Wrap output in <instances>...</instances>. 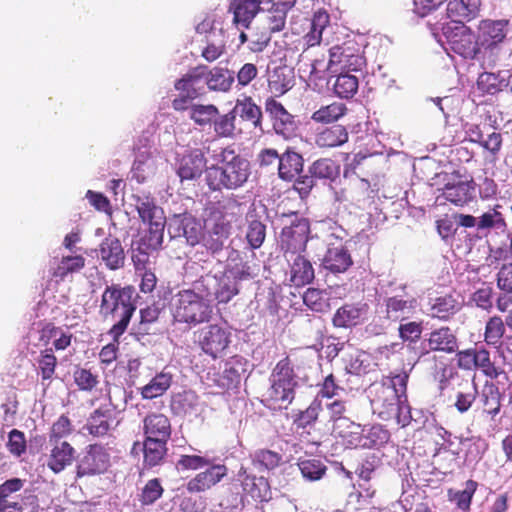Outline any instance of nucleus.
<instances>
[{
    "mask_svg": "<svg viewBox=\"0 0 512 512\" xmlns=\"http://www.w3.org/2000/svg\"><path fill=\"white\" fill-rule=\"evenodd\" d=\"M477 488L478 483L475 480L469 479L465 482L463 490L449 488L447 491L448 500L454 502L458 509L468 512L471 509L472 499Z\"/></svg>",
    "mask_w": 512,
    "mask_h": 512,
    "instance_id": "obj_45",
    "label": "nucleus"
},
{
    "mask_svg": "<svg viewBox=\"0 0 512 512\" xmlns=\"http://www.w3.org/2000/svg\"><path fill=\"white\" fill-rule=\"evenodd\" d=\"M289 356L277 362L270 375V387L265 393V402L269 407L287 408L295 398L298 386Z\"/></svg>",
    "mask_w": 512,
    "mask_h": 512,
    "instance_id": "obj_4",
    "label": "nucleus"
},
{
    "mask_svg": "<svg viewBox=\"0 0 512 512\" xmlns=\"http://www.w3.org/2000/svg\"><path fill=\"white\" fill-rule=\"evenodd\" d=\"M295 4L296 0H271L265 17L270 32H279L284 29L287 14Z\"/></svg>",
    "mask_w": 512,
    "mask_h": 512,
    "instance_id": "obj_35",
    "label": "nucleus"
},
{
    "mask_svg": "<svg viewBox=\"0 0 512 512\" xmlns=\"http://www.w3.org/2000/svg\"><path fill=\"white\" fill-rule=\"evenodd\" d=\"M508 222L502 212V205L496 204L479 216L477 232L485 237L508 233Z\"/></svg>",
    "mask_w": 512,
    "mask_h": 512,
    "instance_id": "obj_21",
    "label": "nucleus"
},
{
    "mask_svg": "<svg viewBox=\"0 0 512 512\" xmlns=\"http://www.w3.org/2000/svg\"><path fill=\"white\" fill-rule=\"evenodd\" d=\"M463 308V303L454 293H445L430 298L428 302V316L440 321H450Z\"/></svg>",
    "mask_w": 512,
    "mask_h": 512,
    "instance_id": "obj_19",
    "label": "nucleus"
},
{
    "mask_svg": "<svg viewBox=\"0 0 512 512\" xmlns=\"http://www.w3.org/2000/svg\"><path fill=\"white\" fill-rule=\"evenodd\" d=\"M231 223L221 215L202 235V244L211 254H217L223 250L226 240L231 233Z\"/></svg>",
    "mask_w": 512,
    "mask_h": 512,
    "instance_id": "obj_22",
    "label": "nucleus"
},
{
    "mask_svg": "<svg viewBox=\"0 0 512 512\" xmlns=\"http://www.w3.org/2000/svg\"><path fill=\"white\" fill-rule=\"evenodd\" d=\"M322 411L321 402L317 399L313 400L305 410H299L292 416V424L296 431L301 433L308 432L317 422L320 412Z\"/></svg>",
    "mask_w": 512,
    "mask_h": 512,
    "instance_id": "obj_40",
    "label": "nucleus"
},
{
    "mask_svg": "<svg viewBox=\"0 0 512 512\" xmlns=\"http://www.w3.org/2000/svg\"><path fill=\"white\" fill-rule=\"evenodd\" d=\"M365 66V57L356 53L353 48L336 45L329 50L327 68L331 73L358 72Z\"/></svg>",
    "mask_w": 512,
    "mask_h": 512,
    "instance_id": "obj_13",
    "label": "nucleus"
},
{
    "mask_svg": "<svg viewBox=\"0 0 512 512\" xmlns=\"http://www.w3.org/2000/svg\"><path fill=\"white\" fill-rule=\"evenodd\" d=\"M481 9V0H450L447 4V15L455 22L475 19Z\"/></svg>",
    "mask_w": 512,
    "mask_h": 512,
    "instance_id": "obj_37",
    "label": "nucleus"
},
{
    "mask_svg": "<svg viewBox=\"0 0 512 512\" xmlns=\"http://www.w3.org/2000/svg\"><path fill=\"white\" fill-rule=\"evenodd\" d=\"M73 432V425L67 415H61L53 424L49 433V441H63L62 439Z\"/></svg>",
    "mask_w": 512,
    "mask_h": 512,
    "instance_id": "obj_64",
    "label": "nucleus"
},
{
    "mask_svg": "<svg viewBox=\"0 0 512 512\" xmlns=\"http://www.w3.org/2000/svg\"><path fill=\"white\" fill-rule=\"evenodd\" d=\"M236 112L231 110L226 114H218L213 121L214 132L222 138H231L235 132Z\"/></svg>",
    "mask_w": 512,
    "mask_h": 512,
    "instance_id": "obj_61",
    "label": "nucleus"
},
{
    "mask_svg": "<svg viewBox=\"0 0 512 512\" xmlns=\"http://www.w3.org/2000/svg\"><path fill=\"white\" fill-rule=\"evenodd\" d=\"M281 225L279 245L285 258L305 252L310 236L309 220L297 213L283 214Z\"/></svg>",
    "mask_w": 512,
    "mask_h": 512,
    "instance_id": "obj_6",
    "label": "nucleus"
},
{
    "mask_svg": "<svg viewBox=\"0 0 512 512\" xmlns=\"http://www.w3.org/2000/svg\"><path fill=\"white\" fill-rule=\"evenodd\" d=\"M99 257L109 270H118L124 266L125 252L120 240L109 235L99 245Z\"/></svg>",
    "mask_w": 512,
    "mask_h": 512,
    "instance_id": "obj_27",
    "label": "nucleus"
},
{
    "mask_svg": "<svg viewBox=\"0 0 512 512\" xmlns=\"http://www.w3.org/2000/svg\"><path fill=\"white\" fill-rule=\"evenodd\" d=\"M144 439H161L169 441L172 434L170 419L160 412H150L143 419Z\"/></svg>",
    "mask_w": 512,
    "mask_h": 512,
    "instance_id": "obj_25",
    "label": "nucleus"
},
{
    "mask_svg": "<svg viewBox=\"0 0 512 512\" xmlns=\"http://www.w3.org/2000/svg\"><path fill=\"white\" fill-rule=\"evenodd\" d=\"M208 168L205 152L200 148H192L178 158L176 173L182 182L193 181L206 173Z\"/></svg>",
    "mask_w": 512,
    "mask_h": 512,
    "instance_id": "obj_15",
    "label": "nucleus"
},
{
    "mask_svg": "<svg viewBox=\"0 0 512 512\" xmlns=\"http://www.w3.org/2000/svg\"><path fill=\"white\" fill-rule=\"evenodd\" d=\"M206 470L197 473L186 484L189 493L205 492L217 485L227 476L228 468L224 464H210Z\"/></svg>",
    "mask_w": 512,
    "mask_h": 512,
    "instance_id": "obj_20",
    "label": "nucleus"
},
{
    "mask_svg": "<svg viewBox=\"0 0 512 512\" xmlns=\"http://www.w3.org/2000/svg\"><path fill=\"white\" fill-rule=\"evenodd\" d=\"M49 444L52 448L47 460V466L54 473H60L73 463L76 450L67 441H49Z\"/></svg>",
    "mask_w": 512,
    "mask_h": 512,
    "instance_id": "obj_28",
    "label": "nucleus"
},
{
    "mask_svg": "<svg viewBox=\"0 0 512 512\" xmlns=\"http://www.w3.org/2000/svg\"><path fill=\"white\" fill-rule=\"evenodd\" d=\"M451 49L464 58L475 59L481 52V45L474 39L471 31L465 27L459 33H455L450 39Z\"/></svg>",
    "mask_w": 512,
    "mask_h": 512,
    "instance_id": "obj_36",
    "label": "nucleus"
},
{
    "mask_svg": "<svg viewBox=\"0 0 512 512\" xmlns=\"http://www.w3.org/2000/svg\"><path fill=\"white\" fill-rule=\"evenodd\" d=\"M134 288L132 286L121 287L118 284L108 285L102 293L99 305V315L103 320L120 319L109 330L108 335L112 339L121 337L128 328L130 320L136 310L133 301Z\"/></svg>",
    "mask_w": 512,
    "mask_h": 512,
    "instance_id": "obj_3",
    "label": "nucleus"
},
{
    "mask_svg": "<svg viewBox=\"0 0 512 512\" xmlns=\"http://www.w3.org/2000/svg\"><path fill=\"white\" fill-rule=\"evenodd\" d=\"M206 70L207 66L199 65L175 81L174 88L179 93L172 100L175 111H186L193 100L205 95L203 78Z\"/></svg>",
    "mask_w": 512,
    "mask_h": 512,
    "instance_id": "obj_9",
    "label": "nucleus"
},
{
    "mask_svg": "<svg viewBox=\"0 0 512 512\" xmlns=\"http://www.w3.org/2000/svg\"><path fill=\"white\" fill-rule=\"evenodd\" d=\"M409 375L402 371L384 376L380 382L372 383L368 397L373 412L383 420L399 416L398 412L407 403V383Z\"/></svg>",
    "mask_w": 512,
    "mask_h": 512,
    "instance_id": "obj_2",
    "label": "nucleus"
},
{
    "mask_svg": "<svg viewBox=\"0 0 512 512\" xmlns=\"http://www.w3.org/2000/svg\"><path fill=\"white\" fill-rule=\"evenodd\" d=\"M250 175V162L227 146L221 149L218 163L206 170L205 181L212 192L236 190L244 186Z\"/></svg>",
    "mask_w": 512,
    "mask_h": 512,
    "instance_id": "obj_1",
    "label": "nucleus"
},
{
    "mask_svg": "<svg viewBox=\"0 0 512 512\" xmlns=\"http://www.w3.org/2000/svg\"><path fill=\"white\" fill-rule=\"evenodd\" d=\"M389 440V433L381 425H372L365 428L362 434L361 448H375L382 446Z\"/></svg>",
    "mask_w": 512,
    "mask_h": 512,
    "instance_id": "obj_56",
    "label": "nucleus"
},
{
    "mask_svg": "<svg viewBox=\"0 0 512 512\" xmlns=\"http://www.w3.org/2000/svg\"><path fill=\"white\" fill-rule=\"evenodd\" d=\"M111 465L108 449L101 443L89 444L76 464V478L106 473Z\"/></svg>",
    "mask_w": 512,
    "mask_h": 512,
    "instance_id": "obj_10",
    "label": "nucleus"
},
{
    "mask_svg": "<svg viewBox=\"0 0 512 512\" xmlns=\"http://www.w3.org/2000/svg\"><path fill=\"white\" fill-rule=\"evenodd\" d=\"M239 292L237 283L226 275L217 276L214 300L218 303H228Z\"/></svg>",
    "mask_w": 512,
    "mask_h": 512,
    "instance_id": "obj_54",
    "label": "nucleus"
},
{
    "mask_svg": "<svg viewBox=\"0 0 512 512\" xmlns=\"http://www.w3.org/2000/svg\"><path fill=\"white\" fill-rule=\"evenodd\" d=\"M426 342L429 350L433 352L452 354L458 349V338L448 326L432 330L428 334Z\"/></svg>",
    "mask_w": 512,
    "mask_h": 512,
    "instance_id": "obj_29",
    "label": "nucleus"
},
{
    "mask_svg": "<svg viewBox=\"0 0 512 512\" xmlns=\"http://www.w3.org/2000/svg\"><path fill=\"white\" fill-rule=\"evenodd\" d=\"M189 118L198 126H211L219 109L214 104H193L189 105Z\"/></svg>",
    "mask_w": 512,
    "mask_h": 512,
    "instance_id": "obj_49",
    "label": "nucleus"
},
{
    "mask_svg": "<svg viewBox=\"0 0 512 512\" xmlns=\"http://www.w3.org/2000/svg\"><path fill=\"white\" fill-rule=\"evenodd\" d=\"M266 238V225L259 219L252 218L248 220L246 229V240L251 249H258L262 246Z\"/></svg>",
    "mask_w": 512,
    "mask_h": 512,
    "instance_id": "obj_58",
    "label": "nucleus"
},
{
    "mask_svg": "<svg viewBox=\"0 0 512 512\" xmlns=\"http://www.w3.org/2000/svg\"><path fill=\"white\" fill-rule=\"evenodd\" d=\"M309 173L317 179L335 181L340 175V165L330 158H320L310 165Z\"/></svg>",
    "mask_w": 512,
    "mask_h": 512,
    "instance_id": "obj_50",
    "label": "nucleus"
},
{
    "mask_svg": "<svg viewBox=\"0 0 512 512\" xmlns=\"http://www.w3.org/2000/svg\"><path fill=\"white\" fill-rule=\"evenodd\" d=\"M365 427L350 420H343L340 425L332 426V435L340 441V443L350 449L361 448L362 434Z\"/></svg>",
    "mask_w": 512,
    "mask_h": 512,
    "instance_id": "obj_32",
    "label": "nucleus"
},
{
    "mask_svg": "<svg viewBox=\"0 0 512 512\" xmlns=\"http://www.w3.org/2000/svg\"><path fill=\"white\" fill-rule=\"evenodd\" d=\"M475 182L471 180L448 181L442 188L444 199L457 207H464L473 199Z\"/></svg>",
    "mask_w": 512,
    "mask_h": 512,
    "instance_id": "obj_24",
    "label": "nucleus"
},
{
    "mask_svg": "<svg viewBox=\"0 0 512 512\" xmlns=\"http://www.w3.org/2000/svg\"><path fill=\"white\" fill-rule=\"evenodd\" d=\"M303 166V156L294 148L287 147L279 158L278 176L284 181L291 182L300 175L303 170Z\"/></svg>",
    "mask_w": 512,
    "mask_h": 512,
    "instance_id": "obj_33",
    "label": "nucleus"
},
{
    "mask_svg": "<svg viewBox=\"0 0 512 512\" xmlns=\"http://www.w3.org/2000/svg\"><path fill=\"white\" fill-rule=\"evenodd\" d=\"M164 488L161 484L160 479L153 478L146 482L144 487L138 494V501L142 507L150 506L154 504L158 499L162 497Z\"/></svg>",
    "mask_w": 512,
    "mask_h": 512,
    "instance_id": "obj_55",
    "label": "nucleus"
},
{
    "mask_svg": "<svg viewBox=\"0 0 512 512\" xmlns=\"http://www.w3.org/2000/svg\"><path fill=\"white\" fill-rule=\"evenodd\" d=\"M234 110L239 111V116L243 121L250 122L254 128H261L263 117L262 110L251 97L238 100Z\"/></svg>",
    "mask_w": 512,
    "mask_h": 512,
    "instance_id": "obj_47",
    "label": "nucleus"
},
{
    "mask_svg": "<svg viewBox=\"0 0 512 512\" xmlns=\"http://www.w3.org/2000/svg\"><path fill=\"white\" fill-rule=\"evenodd\" d=\"M330 23V15L329 13L321 8L314 12L310 31L305 34L304 41L308 47H313L319 45L322 40V34L324 29Z\"/></svg>",
    "mask_w": 512,
    "mask_h": 512,
    "instance_id": "obj_42",
    "label": "nucleus"
},
{
    "mask_svg": "<svg viewBox=\"0 0 512 512\" xmlns=\"http://www.w3.org/2000/svg\"><path fill=\"white\" fill-rule=\"evenodd\" d=\"M264 108L276 134L288 139L296 133L298 126L295 117L281 102L274 97H268Z\"/></svg>",
    "mask_w": 512,
    "mask_h": 512,
    "instance_id": "obj_14",
    "label": "nucleus"
},
{
    "mask_svg": "<svg viewBox=\"0 0 512 512\" xmlns=\"http://www.w3.org/2000/svg\"><path fill=\"white\" fill-rule=\"evenodd\" d=\"M234 80V73L232 71L215 67L208 72L206 85L211 91L227 92L231 89Z\"/></svg>",
    "mask_w": 512,
    "mask_h": 512,
    "instance_id": "obj_46",
    "label": "nucleus"
},
{
    "mask_svg": "<svg viewBox=\"0 0 512 512\" xmlns=\"http://www.w3.org/2000/svg\"><path fill=\"white\" fill-rule=\"evenodd\" d=\"M217 283V275L206 274L201 276L199 280H197L192 290L194 293L201 298V301L209 303L211 300H214L215 287Z\"/></svg>",
    "mask_w": 512,
    "mask_h": 512,
    "instance_id": "obj_60",
    "label": "nucleus"
},
{
    "mask_svg": "<svg viewBox=\"0 0 512 512\" xmlns=\"http://www.w3.org/2000/svg\"><path fill=\"white\" fill-rule=\"evenodd\" d=\"M508 20L484 19L479 22L477 43L483 49H491L503 42L508 31Z\"/></svg>",
    "mask_w": 512,
    "mask_h": 512,
    "instance_id": "obj_18",
    "label": "nucleus"
},
{
    "mask_svg": "<svg viewBox=\"0 0 512 512\" xmlns=\"http://www.w3.org/2000/svg\"><path fill=\"white\" fill-rule=\"evenodd\" d=\"M503 397L504 394L494 382L485 381L477 397L482 414L493 420L501 412Z\"/></svg>",
    "mask_w": 512,
    "mask_h": 512,
    "instance_id": "obj_23",
    "label": "nucleus"
},
{
    "mask_svg": "<svg viewBox=\"0 0 512 512\" xmlns=\"http://www.w3.org/2000/svg\"><path fill=\"white\" fill-rule=\"evenodd\" d=\"M170 311L175 323L190 327L209 322L212 317L210 304L201 301L192 289H182L174 294L170 301Z\"/></svg>",
    "mask_w": 512,
    "mask_h": 512,
    "instance_id": "obj_5",
    "label": "nucleus"
},
{
    "mask_svg": "<svg viewBox=\"0 0 512 512\" xmlns=\"http://www.w3.org/2000/svg\"><path fill=\"white\" fill-rule=\"evenodd\" d=\"M348 140L349 132L340 124L325 127L315 135V144L320 149H334L346 144Z\"/></svg>",
    "mask_w": 512,
    "mask_h": 512,
    "instance_id": "obj_34",
    "label": "nucleus"
},
{
    "mask_svg": "<svg viewBox=\"0 0 512 512\" xmlns=\"http://www.w3.org/2000/svg\"><path fill=\"white\" fill-rule=\"evenodd\" d=\"M73 380L78 390L82 392H91L99 384V376L91 369L76 366L73 371Z\"/></svg>",
    "mask_w": 512,
    "mask_h": 512,
    "instance_id": "obj_57",
    "label": "nucleus"
},
{
    "mask_svg": "<svg viewBox=\"0 0 512 512\" xmlns=\"http://www.w3.org/2000/svg\"><path fill=\"white\" fill-rule=\"evenodd\" d=\"M37 362L42 381H51L57 366V358L52 349L42 351Z\"/></svg>",
    "mask_w": 512,
    "mask_h": 512,
    "instance_id": "obj_63",
    "label": "nucleus"
},
{
    "mask_svg": "<svg viewBox=\"0 0 512 512\" xmlns=\"http://www.w3.org/2000/svg\"><path fill=\"white\" fill-rule=\"evenodd\" d=\"M117 414V407L108 395V402L101 404L90 413L84 429L94 438H104L117 427L119 423Z\"/></svg>",
    "mask_w": 512,
    "mask_h": 512,
    "instance_id": "obj_11",
    "label": "nucleus"
},
{
    "mask_svg": "<svg viewBox=\"0 0 512 512\" xmlns=\"http://www.w3.org/2000/svg\"><path fill=\"white\" fill-rule=\"evenodd\" d=\"M298 467L302 476L310 481H317L325 474L327 467L317 458L299 459Z\"/></svg>",
    "mask_w": 512,
    "mask_h": 512,
    "instance_id": "obj_59",
    "label": "nucleus"
},
{
    "mask_svg": "<svg viewBox=\"0 0 512 512\" xmlns=\"http://www.w3.org/2000/svg\"><path fill=\"white\" fill-rule=\"evenodd\" d=\"M168 441L161 439H143V442L135 441L131 448V454L143 453V468L152 469L165 462L168 447Z\"/></svg>",
    "mask_w": 512,
    "mask_h": 512,
    "instance_id": "obj_16",
    "label": "nucleus"
},
{
    "mask_svg": "<svg viewBox=\"0 0 512 512\" xmlns=\"http://www.w3.org/2000/svg\"><path fill=\"white\" fill-rule=\"evenodd\" d=\"M290 267V282L295 287H303L313 282L315 271L311 261L302 253L287 257Z\"/></svg>",
    "mask_w": 512,
    "mask_h": 512,
    "instance_id": "obj_26",
    "label": "nucleus"
},
{
    "mask_svg": "<svg viewBox=\"0 0 512 512\" xmlns=\"http://www.w3.org/2000/svg\"><path fill=\"white\" fill-rule=\"evenodd\" d=\"M358 78L349 73H339L333 89L335 94L340 98L349 99L352 98L358 91Z\"/></svg>",
    "mask_w": 512,
    "mask_h": 512,
    "instance_id": "obj_53",
    "label": "nucleus"
},
{
    "mask_svg": "<svg viewBox=\"0 0 512 512\" xmlns=\"http://www.w3.org/2000/svg\"><path fill=\"white\" fill-rule=\"evenodd\" d=\"M348 108L345 103L334 101L328 105H323L311 115L315 123L330 124L335 123L347 114Z\"/></svg>",
    "mask_w": 512,
    "mask_h": 512,
    "instance_id": "obj_43",
    "label": "nucleus"
},
{
    "mask_svg": "<svg viewBox=\"0 0 512 512\" xmlns=\"http://www.w3.org/2000/svg\"><path fill=\"white\" fill-rule=\"evenodd\" d=\"M131 200L141 221L148 225L149 246L153 248L161 246L166 224L163 209L156 204L154 197L149 194H133Z\"/></svg>",
    "mask_w": 512,
    "mask_h": 512,
    "instance_id": "obj_7",
    "label": "nucleus"
},
{
    "mask_svg": "<svg viewBox=\"0 0 512 512\" xmlns=\"http://www.w3.org/2000/svg\"><path fill=\"white\" fill-rule=\"evenodd\" d=\"M472 361L474 370H480L485 376L495 379L500 375V370L491 360L490 352L485 347L472 348Z\"/></svg>",
    "mask_w": 512,
    "mask_h": 512,
    "instance_id": "obj_48",
    "label": "nucleus"
},
{
    "mask_svg": "<svg viewBox=\"0 0 512 512\" xmlns=\"http://www.w3.org/2000/svg\"><path fill=\"white\" fill-rule=\"evenodd\" d=\"M261 0H232L229 11L233 13V23L248 28L260 11Z\"/></svg>",
    "mask_w": 512,
    "mask_h": 512,
    "instance_id": "obj_38",
    "label": "nucleus"
},
{
    "mask_svg": "<svg viewBox=\"0 0 512 512\" xmlns=\"http://www.w3.org/2000/svg\"><path fill=\"white\" fill-rule=\"evenodd\" d=\"M246 366L247 360L244 357L234 355L220 363L218 369L212 367L207 372L206 378L212 386L218 388L222 393L237 390L242 376L246 372Z\"/></svg>",
    "mask_w": 512,
    "mask_h": 512,
    "instance_id": "obj_8",
    "label": "nucleus"
},
{
    "mask_svg": "<svg viewBox=\"0 0 512 512\" xmlns=\"http://www.w3.org/2000/svg\"><path fill=\"white\" fill-rule=\"evenodd\" d=\"M369 309L367 303H346L336 310L332 323L336 328H352L362 325L368 320Z\"/></svg>",
    "mask_w": 512,
    "mask_h": 512,
    "instance_id": "obj_17",
    "label": "nucleus"
},
{
    "mask_svg": "<svg viewBox=\"0 0 512 512\" xmlns=\"http://www.w3.org/2000/svg\"><path fill=\"white\" fill-rule=\"evenodd\" d=\"M294 71L287 65L275 67L268 73V87L275 95H283L294 86Z\"/></svg>",
    "mask_w": 512,
    "mask_h": 512,
    "instance_id": "obj_39",
    "label": "nucleus"
},
{
    "mask_svg": "<svg viewBox=\"0 0 512 512\" xmlns=\"http://www.w3.org/2000/svg\"><path fill=\"white\" fill-rule=\"evenodd\" d=\"M302 298L304 304L312 311L322 313L329 309V301L325 297L323 290L312 287L308 288Z\"/></svg>",
    "mask_w": 512,
    "mask_h": 512,
    "instance_id": "obj_62",
    "label": "nucleus"
},
{
    "mask_svg": "<svg viewBox=\"0 0 512 512\" xmlns=\"http://www.w3.org/2000/svg\"><path fill=\"white\" fill-rule=\"evenodd\" d=\"M173 382V375L170 372L161 371L157 373L146 385L140 388V395L143 399L152 400L165 394Z\"/></svg>",
    "mask_w": 512,
    "mask_h": 512,
    "instance_id": "obj_41",
    "label": "nucleus"
},
{
    "mask_svg": "<svg viewBox=\"0 0 512 512\" xmlns=\"http://www.w3.org/2000/svg\"><path fill=\"white\" fill-rule=\"evenodd\" d=\"M415 299L404 300L399 296L386 299V318L392 321H399L407 318L415 308Z\"/></svg>",
    "mask_w": 512,
    "mask_h": 512,
    "instance_id": "obj_44",
    "label": "nucleus"
},
{
    "mask_svg": "<svg viewBox=\"0 0 512 512\" xmlns=\"http://www.w3.org/2000/svg\"><path fill=\"white\" fill-rule=\"evenodd\" d=\"M505 324L500 316H492L488 319L484 330V341L487 345L497 347L505 334Z\"/></svg>",
    "mask_w": 512,
    "mask_h": 512,
    "instance_id": "obj_52",
    "label": "nucleus"
},
{
    "mask_svg": "<svg viewBox=\"0 0 512 512\" xmlns=\"http://www.w3.org/2000/svg\"><path fill=\"white\" fill-rule=\"evenodd\" d=\"M478 397V387L474 380L462 379L453 389V407L459 414L467 413Z\"/></svg>",
    "mask_w": 512,
    "mask_h": 512,
    "instance_id": "obj_31",
    "label": "nucleus"
},
{
    "mask_svg": "<svg viewBox=\"0 0 512 512\" xmlns=\"http://www.w3.org/2000/svg\"><path fill=\"white\" fill-rule=\"evenodd\" d=\"M86 264V260L82 255L63 256L57 267L54 269L52 276L64 280L69 274L80 272Z\"/></svg>",
    "mask_w": 512,
    "mask_h": 512,
    "instance_id": "obj_51",
    "label": "nucleus"
},
{
    "mask_svg": "<svg viewBox=\"0 0 512 512\" xmlns=\"http://www.w3.org/2000/svg\"><path fill=\"white\" fill-rule=\"evenodd\" d=\"M353 265L349 250L343 246H331L327 249L322 266L332 274L345 273Z\"/></svg>",
    "mask_w": 512,
    "mask_h": 512,
    "instance_id": "obj_30",
    "label": "nucleus"
},
{
    "mask_svg": "<svg viewBox=\"0 0 512 512\" xmlns=\"http://www.w3.org/2000/svg\"><path fill=\"white\" fill-rule=\"evenodd\" d=\"M200 349L212 359H217L229 347L231 333L218 324H210L195 332Z\"/></svg>",
    "mask_w": 512,
    "mask_h": 512,
    "instance_id": "obj_12",
    "label": "nucleus"
}]
</instances>
